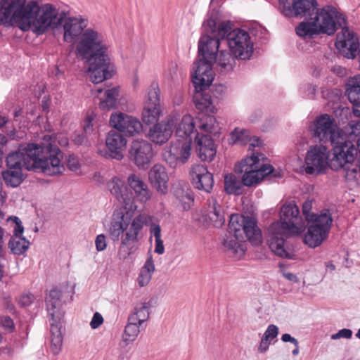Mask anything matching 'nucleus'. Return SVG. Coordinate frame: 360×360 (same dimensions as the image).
Instances as JSON below:
<instances>
[{"instance_id": "13", "label": "nucleus", "mask_w": 360, "mask_h": 360, "mask_svg": "<svg viewBox=\"0 0 360 360\" xmlns=\"http://www.w3.org/2000/svg\"><path fill=\"white\" fill-rule=\"evenodd\" d=\"M192 82L195 89V94L193 96V102L196 108L201 111L214 113L216 108L214 105V98L210 94V91L207 87L212 83L214 79L207 82L206 76L204 75L191 74Z\"/></svg>"}, {"instance_id": "5", "label": "nucleus", "mask_w": 360, "mask_h": 360, "mask_svg": "<svg viewBox=\"0 0 360 360\" xmlns=\"http://www.w3.org/2000/svg\"><path fill=\"white\" fill-rule=\"evenodd\" d=\"M248 240L253 245L262 242L261 230L257 221L249 216L233 214L230 216L228 233L223 240L225 248L233 254L245 252L241 243Z\"/></svg>"}, {"instance_id": "30", "label": "nucleus", "mask_w": 360, "mask_h": 360, "mask_svg": "<svg viewBox=\"0 0 360 360\" xmlns=\"http://www.w3.org/2000/svg\"><path fill=\"white\" fill-rule=\"evenodd\" d=\"M2 178L8 187L16 188L24 181L22 169H6L2 171Z\"/></svg>"}, {"instance_id": "20", "label": "nucleus", "mask_w": 360, "mask_h": 360, "mask_svg": "<svg viewBox=\"0 0 360 360\" xmlns=\"http://www.w3.org/2000/svg\"><path fill=\"white\" fill-rule=\"evenodd\" d=\"M108 151L105 157L107 158L121 160L123 158L122 151L126 148L127 139L123 134L115 130H110L105 139Z\"/></svg>"}, {"instance_id": "6", "label": "nucleus", "mask_w": 360, "mask_h": 360, "mask_svg": "<svg viewBox=\"0 0 360 360\" xmlns=\"http://www.w3.org/2000/svg\"><path fill=\"white\" fill-rule=\"evenodd\" d=\"M300 211L295 202L284 204L280 211V221L273 224L270 228L271 236L269 239V248L277 256L292 259L295 255L288 247L285 237V231L297 229L295 225L299 219Z\"/></svg>"}, {"instance_id": "3", "label": "nucleus", "mask_w": 360, "mask_h": 360, "mask_svg": "<svg viewBox=\"0 0 360 360\" xmlns=\"http://www.w3.org/2000/svg\"><path fill=\"white\" fill-rule=\"evenodd\" d=\"M229 20H221L218 10H212L202 23V35L198 44V59L193 63L191 74L204 75L207 82L214 78L213 65L217 62L220 44L226 41L228 34L233 30Z\"/></svg>"}, {"instance_id": "46", "label": "nucleus", "mask_w": 360, "mask_h": 360, "mask_svg": "<svg viewBox=\"0 0 360 360\" xmlns=\"http://www.w3.org/2000/svg\"><path fill=\"white\" fill-rule=\"evenodd\" d=\"M302 214L305 217V219L310 223L311 221L314 220V218H316L318 215L310 213L311 210V202L309 201H306L302 205Z\"/></svg>"}, {"instance_id": "8", "label": "nucleus", "mask_w": 360, "mask_h": 360, "mask_svg": "<svg viewBox=\"0 0 360 360\" xmlns=\"http://www.w3.org/2000/svg\"><path fill=\"white\" fill-rule=\"evenodd\" d=\"M62 292L58 288L51 289L45 297L46 310L50 322L51 350L58 355L62 350L63 338L61 332L64 311L62 310Z\"/></svg>"}, {"instance_id": "56", "label": "nucleus", "mask_w": 360, "mask_h": 360, "mask_svg": "<svg viewBox=\"0 0 360 360\" xmlns=\"http://www.w3.org/2000/svg\"><path fill=\"white\" fill-rule=\"evenodd\" d=\"M245 131L243 129H235L231 132V138L235 142L243 139V135L245 134Z\"/></svg>"}, {"instance_id": "14", "label": "nucleus", "mask_w": 360, "mask_h": 360, "mask_svg": "<svg viewBox=\"0 0 360 360\" xmlns=\"http://www.w3.org/2000/svg\"><path fill=\"white\" fill-rule=\"evenodd\" d=\"M145 219L143 216L136 217L129 228V230L122 235L117 255L120 259L125 260L138 249V235L143 229Z\"/></svg>"}, {"instance_id": "15", "label": "nucleus", "mask_w": 360, "mask_h": 360, "mask_svg": "<svg viewBox=\"0 0 360 360\" xmlns=\"http://www.w3.org/2000/svg\"><path fill=\"white\" fill-rule=\"evenodd\" d=\"M162 113L160 89L158 83L153 82L148 89L147 96L141 113V120L146 125L155 124L159 120Z\"/></svg>"}, {"instance_id": "31", "label": "nucleus", "mask_w": 360, "mask_h": 360, "mask_svg": "<svg viewBox=\"0 0 360 360\" xmlns=\"http://www.w3.org/2000/svg\"><path fill=\"white\" fill-rule=\"evenodd\" d=\"M345 94L350 102L360 101V74L348 79Z\"/></svg>"}, {"instance_id": "10", "label": "nucleus", "mask_w": 360, "mask_h": 360, "mask_svg": "<svg viewBox=\"0 0 360 360\" xmlns=\"http://www.w3.org/2000/svg\"><path fill=\"white\" fill-rule=\"evenodd\" d=\"M332 222L333 218L329 210H323L316 218L310 221L311 224L304 235V243L312 248L319 246L327 239Z\"/></svg>"}, {"instance_id": "2", "label": "nucleus", "mask_w": 360, "mask_h": 360, "mask_svg": "<svg viewBox=\"0 0 360 360\" xmlns=\"http://www.w3.org/2000/svg\"><path fill=\"white\" fill-rule=\"evenodd\" d=\"M63 153L51 143H26L20 144L18 149L8 154L6 158V167L10 169H22L42 172L53 176L62 174L65 167L61 164Z\"/></svg>"}, {"instance_id": "34", "label": "nucleus", "mask_w": 360, "mask_h": 360, "mask_svg": "<svg viewBox=\"0 0 360 360\" xmlns=\"http://www.w3.org/2000/svg\"><path fill=\"white\" fill-rule=\"evenodd\" d=\"M155 271V264L153 259V256L150 253L141 268L140 274L138 277V282L140 286L143 287L146 285L152 278V274Z\"/></svg>"}, {"instance_id": "48", "label": "nucleus", "mask_w": 360, "mask_h": 360, "mask_svg": "<svg viewBox=\"0 0 360 360\" xmlns=\"http://www.w3.org/2000/svg\"><path fill=\"white\" fill-rule=\"evenodd\" d=\"M352 335V331L350 329L343 328L340 330L338 333L331 335L332 340H338L341 338L349 339Z\"/></svg>"}, {"instance_id": "18", "label": "nucleus", "mask_w": 360, "mask_h": 360, "mask_svg": "<svg viewBox=\"0 0 360 360\" xmlns=\"http://www.w3.org/2000/svg\"><path fill=\"white\" fill-rule=\"evenodd\" d=\"M146 134L147 137L153 143L162 145L166 143L176 126V119L172 117H166L160 122L153 124Z\"/></svg>"}, {"instance_id": "4", "label": "nucleus", "mask_w": 360, "mask_h": 360, "mask_svg": "<svg viewBox=\"0 0 360 360\" xmlns=\"http://www.w3.org/2000/svg\"><path fill=\"white\" fill-rule=\"evenodd\" d=\"M108 48L103 35L94 29H86L79 37L75 53L89 64L90 80L95 84L112 77Z\"/></svg>"}, {"instance_id": "35", "label": "nucleus", "mask_w": 360, "mask_h": 360, "mask_svg": "<svg viewBox=\"0 0 360 360\" xmlns=\"http://www.w3.org/2000/svg\"><path fill=\"white\" fill-rule=\"evenodd\" d=\"M356 163L352 162L347 165H344L340 169L342 170V175L347 181H355L357 176H360V159L356 160Z\"/></svg>"}, {"instance_id": "41", "label": "nucleus", "mask_w": 360, "mask_h": 360, "mask_svg": "<svg viewBox=\"0 0 360 360\" xmlns=\"http://www.w3.org/2000/svg\"><path fill=\"white\" fill-rule=\"evenodd\" d=\"M200 128L209 133L215 134L219 126L216 118L213 115H207L205 117V122L200 124Z\"/></svg>"}, {"instance_id": "63", "label": "nucleus", "mask_w": 360, "mask_h": 360, "mask_svg": "<svg viewBox=\"0 0 360 360\" xmlns=\"http://www.w3.org/2000/svg\"><path fill=\"white\" fill-rule=\"evenodd\" d=\"M127 323H131V324L134 325H139V326L142 324V322H141L140 319L138 318L137 314L134 312L129 315Z\"/></svg>"}, {"instance_id": "1", "label": "nucleus", "mask_w": 360, "mask_h": 360, "mask_svg": "<svg viewBox=\"0 0 360 360\" xmlns=\"http://www.w3.org/2000/svg\"><path fill=\"white\" fill-rule=\"evenodd\" d=\"M279 12L288 18H304L295 28L303 39H312L320 34L333 35L339 29L335 46L347 57H354L356 39L349 30L346 16L330 5L319 8L317 0H283Z\"/></svg>"}, {"instance_id": "32", "label": "nucleus", "mask_w": 360, "mask_h": 360, "mask_svg": "<svg viewBox=\"0 0 360 360\" xmlns=\"http://www.w3.org/2000/svg\"><path fill=\"white\" fill-rule=\"evenodd\" d=\"M243 186L242 180L240 181L235 174L231 173L224 176V191L227 194L241 195Z\"/></svg>"}, {"instance_id": "42", "label": "nucleus", "mask_w": 360, "mask_h": 360, "mask_svg": "<svg viewBox=\"0 0 360 360\" xmlns=\"http://www.w3.org/2000/svg\"><path fill=\"white\" fill-rule=\"evenodd\" d=\"M261 172H263L264 178L269 177L270 179H280L283 176L281 172L275 170L271 165L262 164L261 165Z\"/></svg>"}, {"instance_id": "28", "label": "nucleus", "mask_w": 360, "mask_h": 360, "mask_svg": "<svg viewBox=\"0 0 360 360\" xmlns=\"http://www.w3.org/2000/svg\"><path fill=\"white\" fill-rule=\"evenodd\" d=\"M115 214H114V218L111 221L110 236L113 241H118L120 235L123 234L124 231L127 232L129 230L127 229L129 221L124 220V215L122 213H118L116 215L117 220H115Z\"/></svg>"}, {"instance_id": "55", "label": "nucleus", "mask_w": 360, "mask_h": 360, "mask_svg": "<svg viewBox=\"0 0 360 360\" xmlns=\"http://www.w3.org/2000/svg\"><path fill=\"white\" fill-rule=\"evenodd\" d=\"M32 302V296L31 295H22L18 302L20 307H25L30 305Z\"/></svg>"}, {"instance_id": "23", "label": "nucleus", "mask_w": 360, "mask_h": 360, "mask_svg": "<svg viewBox=\"0 0 360 360\" xmlns=\"http://www.w3.org/2000/svg\"><path fill=\"white\" fill-rule=\"evenodd\" d=\"M148 179L151 186L159 193L167 192L168 175L165 168L160 165H154L148 172Z\"/></svg>"}, {"instance_id": "59", "label": "nucleus", "mask_w": 360, "mask_h": 360, "mask_svg": "<svg viewBox=\"0 0 360 360\" xmlns=\"http://www.w3.org/2000/svg\"><path fill=\"white\" fill-rule=\"evenodd\" d=\"M155 252L158 253L159 255H162L164 253L165 248L163 245L162 240L160 239H155Z\"/></svg>"}, {"instance_id": "44", "label": "nucleus", "mask_w": 360, "mask_h": 360, "mask_svg": "<svg viewBox=\"0 0 360 360\" xmlns=\"http://www.w3.org/2000/svg\"><path fill=\"white\" fill-rule=\"evenodd\" d=\"M226 87L221 84H209V86L207 87V89H209L210 91V94L212 96V98H218L219 96H221L225 91Z\"/></svg>"}, {"instance_id": "61", "label": "nucleus", "mask_w": 360, "mask_h": 360, "mask_svg": "<svg viewBox=\"0 0 360 360\" xmlns=\"http://www.w3.org/2000/svg\"><path fill=\"white\" fill-rule=\"evenodd\" d=\"M269 340H270L269 338L265 339V336L263 335V337L261 340L259 347V351L260 352H264L267 350V349L269 348Z\"/></svg>"}, {"instance_id": "47", "label": "nucleus", "mask_w": 360, "mask_h": 360, "mask_svg": "<svg viewBox=\"0 0 360 360\" xmlns=\"http://www.w3.org/2000/svg\"><path fill=\"white\" fill-rule=\"evenodd\" d=\"M96 248L97 251L104 250L107 247L106 237L104 234H99L95 240Z\"/></svg>"}, {"instance_id": "40", "label": "nucleus", "mask_w": 360, "mask_h": 360, "mask_svg": "<svg viewBox=\"0 0 360 360\" xmlns=\"http://www.w3.org/2000/svg\"><path fill=\"white\" fill-rule=\"evenodd\" d=\"M11 2L15 3L16 5H15L14 8H12L8 16L6 18H3L2 20L0 21V25L10 22L14 23V19H17V20L18 21H22L23 18H22V17H20L19 15L20 13V9H22L21 6L22 4H18V3L19 2V1L17 0H11Z\"/></svg>"}, {"instance_id": "45", "label": "nucleus", "mask_w": 360, "mask_h": 360, "mask_svg": "<svg viewBox=\"0 0 360 360\" xmlns=\"http://www.w3.org/2000/svg\"><path fill=\"white\" fill-rule=\"evenodd\" d=\"M72 140L77 146H88L89 144L88 138L83 132L75 131L72 136Z\"/></svg>"}, {"instance_id": "38", "label": "nucleus", "mask_w": 360, "mask_h": 360, "mask_svg": "<svg viewBox=\"0 0 360 360\" xmlns=\"http://www.w3.org/2000/svg\"><path fill=\"white\" fill-rule=\"evenodd\" d=\"M153 307L152 301L141 303V306H136L134 312L137 314L138 318L142 323L146 321L150 317L149 309Z\"/></svg>"}, {"instance_id": "57", "label": "nucleus", "mask_w": 360, "mask_h": 360, "mask_svg": "<svg viewBox=\"0 0 360 360\" xmlns=\"http://www.w3.org/2000/svg\"><path fill=\"white\" fill-rule=\"evenodd\" d=\"M1 322L4 328H8L11 330L14 329V323L10 316L4 317Z\"/></svg>"}, {"instance_id": "62", "label": "nucleus", "mask_w": 360, "mask_h": 360, "mask_svg": "<svg viewBox=\"0 0 360 360\" xmlns=\"http://www.w3.org/2000/svg\"><path fill=\"white\" fill-rule=\"evenodd\" d=\"M353 105L352 112L354 117L360 118V101L351 102Z\"/></svg>"}, {"instance_id": "7", "label": "nucleus", "mask_w": 360, "mask_h": 360, "mask_svg": "<svg viewBox=\"0 0 360 360\" xmlns=\"http://www.w3.org/2000/svg\"><path fill=\"white\" fill-rule=\"evenodd\" d=\"M229 51L220 50L217 56V66L221 74L232 72L236 66V60L250 59L253 53V44L249 33L241 29H233L225 41Z\"/></svg>"}, {"instance_id": "58", "label": "nucleus", "mask_w": 360, "mask_h": 360, "mask_svg": "<svg viewBox=\"0 0 360 360\" xmlns=\"http://www.w3.org/2000/svg\"><path fill=\"white\" fill-rule=\"evenodd\" d=\"M281 340L283 342H291L295 346H297V345L299 344V342L298 340L292 337L290 334L288 333H285L283 334L282 336H281Z\"/></svg>"}, {"instance_id": "21", "label": "nucleus", "mask_w": 360, "mask_h": 360, "mask_svg": "<svg viewBox=\"0 0 360 360\" xmlns=\"http://www.w3.org/2000/svg\"><path fill=\"white\" fill-rule=\"evenodd\" d=\"M196 143V152L202 161L211 162L217 153V148L213 139L210 135L203 134L199 136V134L195 136Z\"/></svg>"}, {"instance_id": "25", "label": "nucleus", "mask_w": 360, "mask_h": 360, "mask_svg": "<svg viewBox=\"0 0 360 360\" xmlns=\"http://www.w3.org/2000/svg\"><path fill=\"white\" fill-rule=\"evenodd\" d=\"M197 133L198 132L195 129L193 118L190 115L183 116L175 131L178 141H181V139L186 141L188 138L193 139L192 135L195 134V136Z\"/></svg>"}, {"instance_id": "16", "label": "nucleus", "mask_w": 360, "mask_h": 360, "mask_svg": "<svg viewBox=\"0 0 360 360\" xmlns=\"http://www.w3.org/2000/svg\"><path fill=\"white\" fill-rule=\"evenodd\" d=\"M110 124L120 133L128 136L139 134L143 129V124L137 118L122 112L111 114Z\"/></svg>"}, {"instance_id": "49", "label": "nucleus", "mask_w": 360, "mask_h": 360, "mask_svg": "<svg viewBox=\"0 0 360 360\" xmlns=\"http://www.w3.org/2000/svg\"><path fill=\"white\" fill-rule=\"evenodd\" d=\"M67 167L71 171L75 172L79 168V161L73 155H70L67 159Z\"/></svg>"}, {"instance_id": "33", "label": "nucleus", "mask_w": 360, "mask_h": 360, "mask_svg": "<svg viewBox=\"0 0 360 360\" xmlns=\"http://www.w3.org/2000/svg\"><path fill=\"white\" fill-rule=\"evenodd\" d=\"M30 244V241L25 237H18L15 235L11 237L8 247L13 255H22L28 250Z\"/></svg>"}, {"instance_id": "19", "label": "nucleus", "mask_w": 360, "mask_h": 360, "mask_svg": "<svg viewBox=\"0 0 360 360\" xmlns=\"http://www.w3.org/2000/svg\"><path fill=\"white\" fill-rule=\"evenodd\" d=\"M191 184L198 190L210 193L214 186V178L206 166L202 165H193L190 171Z\"/></svg>"}, {"instance_id": "60", "label": "nucleus", "mask_w": 360, "mask_h": 360, "mask_svg": "<svg viewBox=\"0 0 360 360\" xmlns=\"http://www.w3.org/2000/svg\"><path fill=\"white\" fill-rule=\"evenodd\" d=\"M93 131V124H92V120L87 117L84 122V132L85 134H91V132Z\"/></svg>"}, {"instance_id": "12", "label": "nucleus", "mask_w": 360, "mask_h": 360, "mask_svg": "<svg viewBox=\"0 0 360 360\" xmlns=\"http://www.w3.org/2000/svg\"><path fill=\"white\" fill-rule=\"evenodd\" d=\"M259 158L253 154L247 157L237 163L234 167L236 174H243L242 183L243 186L251 187L259 184L264 179L263 172H261V166L259 167Z\"/></svg>"}, {"instance_id": "50", "label": "nucleus", "mask_w": 360, "mask_h": 360, "mask_svg": "<svg viewBox=\"0 0 360 360\" xmlns=\"http://www.w3.org/2000/svg\"><path fill=\"white\" fill-rule=\"evenodd\" d=\"M165 159L170 167L175 168L179 161V157H176L171 152H167L164 155Z\"/></svg>"}, {"instance_id": "9", "label": "nucleus", "mask_w": 360, "mask_h": 360, "mask_svg": "<svg viewBox=\"0 0 360 360\" xmlns=\"http://www.w3.org/2000/svg\"><path fill=\"white\" fill-rule=\"evenodd\" d=\"M309 129L316 141L330 145L345 132L338 125L335 119L328 114L318 116Z\"/></svg>"}, {"instance_id": "26", "label": "nucleus", "mask_w": 360, "mask_h": 360, "mask_svg": "<svg viewBox=\"0 0 360 360\" xmlns=\"http://www.w3.org/2000/svg\"><path fill=\"white\" fill-rule=\"evenodd\" d=\"M127 183L140 201L146 202L150 198L148 186L141 177L136 174H131L128 176Z\"/></svg>"}, {"instance_id": "51", "label": "nucleus", "mask_w": 360, "mask_h": 360, "mask_svg": "<svg viewBox=\"0 0 360 360\" xmlns=\"http://www.w3.org/2000/svg\"><path fill=\"white\" fill-rule=\"evenodd\" d=\"M278 334V328L274 325L271 324L268 326L266 330L265 331L264 335L266 338H269V340H272L275 338Z\"/></svg>"}, {"instance_id": "39", "label": "nucleus", "mask_w": 360, "mask_h": 360, "mask_svg": "<svg viewBox=\"0 0 360 360\" xmlns=\"http://www.w3.org/2000/svg\"><path fill=\"white\" fill-rule=\"evenodd\" d=\"M192 138L184 141L181 146L179 159L181 164H185L191 155Z\"/></svg>"}, {"instance_id": "36", "label": "nucleus", "mask_w": 360, "mask_h": 360, "mask_svg": "<svg viewBox=\"0 0 360 360\" xmlns=\"http://www.w3.org/2000/svg\"><path fill=\"white\" fill-rule=\"evenodd\" d=\"M139 327V325L127 323L122 335V340L125 342L126 345L136 340L140 332Z\"/></svg>"}, {"instance_id": "43", "label": "nucleus", "mask_w": 360, "mask_h": 360, "mask_svg": "<svg viewBox=\"0 0 360 360\" xmlns=\"http://www.w3.org/2000/svg\"><path fill=\"white\" fill-rule=\"evenodd\" d=\"M15 3L11 0H0V21L8 16L9 12L15 8Z\"/></svg>"}, {"instance_id": "54", "label": "nucleus", "mask_w": 360, "mask_h": 360, "mask_svg": "<svg viewBox=\"0 0 360 360\" xmlns=\"http://www.w3.org/2000/svg\"><path fill=\"white\" fill-rule=\"evenodd\" d=\"M349 126L352 129L349 133H354L357 137L360 134V120H352L349 122Z\"/></svg>"}, {"instance_id": "24", "label": "nucleus", "mask_w": 360, "mask_h": 360, "mask_svg": "<svg viewBox=\"0 0 360 360\" xmlns=\"http://www.w3.org/2000/svg\"><path fill=\"white\" fill-rule=\"evenodd\" d=\"M107 186L111 194L121 203L128 205L131 202L132 193L121 179L113 177L108 182Z\"/></svg>"}, {"instance_id": "17", "label": "nucleus", "mask_w": 360, "mask_h": 360, "mask_svg": "<svg viewBox=\"0 0 360 360\" xmlns=\"http://www.w3.org/2000/svg\"><path fill=\"white\" fill-rule=\"evenodd\" d=\"M129 159L139 168L148 167L153 156L152 145L145 140H134L129 148Z\"/></svg>"}, {"instance_id": "37", "label": "nucleus", "mask_w": 360, "mask_h": 360, "mask_svg": "<svg viewBox=\"0 0 360 360\" xmlns=\"http://www.w3.org/2000/svg\"><path fill=\"white\" fill-rule=\"evenodd\" d=\"M175 195L183 204L184 210H188L191 207V204L194 201L193 193L191 190H179L176 191Z\"/></svg>"}, {"instance_id": "29", "label": "nucleus", "mask_w": 360, "mask_h": 360, "mask_svg": "<svg viewBox=\"0 0 360 360\" xmlns=\"http://www.w3.org/2000/svg\"><path fill=\"white\" fill-rule=\"evenodd\" d=\"M120 87L108 88L104 91V98L101 99L99 106L103 110H110L117 106Z\"/></svg>"}, {"instance_id": "22", "label": "nucleus", "mask_w": 360, "mask_h": 360, "mask_svg": "<svg viewBox=\"0 0 360 360\" xmlns=\"http://www.w3.org/2000/svg\"><path fill=\"white\" fill-rule=\"evenodd\" d=\"M87 20L77 18H68L63 25L64 41L71 43L77 37H80L87 27Z\"/></svg>"}, {"instance_id": "64", "label": "nucleus", "mask_w": 360, "mask_h": 360, "mask_svg": "<svg viewBox=\"0 0 360 360\" xmlns=\"http://www.w3.org/2000/svg\"><path fill=\"white\" fill-rule=\"evenodd\" d=\"M317 90V86L313 84H308L307 86V95L310 98H314Z\"/></svg>"}, {"instance_id": "53", "label": "nucleus", "mask_w": 360, "mask_h": 360, "mask_svg": "<svg viewBox=\"0 0 360 360\" xmlns=\"http://www.w3.org/2000/svg\"><path fill=\"white\" fill-rule=\"evenodd\" d=\"M14 221L15 223V226L13 230V236H18V237H23L22 235L24 232V227L22 225V221L18 217H14Z\"/></svg>"}, {"instance_id": "11", "label": "nucleus", "mask_w": 360, "mask_h": 360, "mask_svg": "<svg viewBox=\"0 0 360 360\" xmlns=\"http://www.w3.org/2000/svg\"><path fill=\"white\" fill-rule=\"evenodd\" d=\"M331 155L325 146H315L307 151L304 169L307 174L318 176L325 174L327 169H331Z\"/></svg>"}, {"instance_id": "27", "label": "nucleus", "mask_w": 360, "mask_h": 360, "mask_svg": "<svg viewBox=\"0 0 360 360\" xmlns=\"http://www.w3.org/2000/svg\"><path fill=\"white\" fill-rule=\"evenodd\" d=\"M209 207L210 210L205 216L206 220L208 219L215 227H221L225 222V218L216 199L212 198L209 201Z\"/></svg>"}, {"instance_id": "52", "label": "nucleus", "mask_w": 360, "mask_h": 360, "mask_svg": "<svg viewBox=\"0 0 360 360\" xmlns=\"http://www.w3.org/2000/svg\"><path fill=\"white\" fill-rule=\"evenodd\" d=\"M103 323V318L98 312H96L90 322L91 328H98Z\"/></svg>"}]
</instances>
